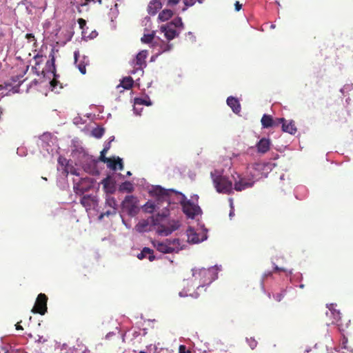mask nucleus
<instances>
[{
  "mask_svg": "<svg viewBox=\"0 0 353 353\" xmlns=\"http://www.w3.org/2000/svg\"><path fill=\"white\" fill-rule=\"evenodd\" d=\"M137 201L138 200L134 196L128 195L122 202V208L131 214L137 208Z\"/></svg>",
  "mask_w": 353,
  "mask_h": 353,
  "instance_id": "9d476101",
  "label": "nucleus"
},
{
  "mask_svg": "<svg viewBox=\"0 0 353 353\" xmlns=\"http://www.w3.org/2000/svg\"><path fill=\"white\" fill-rule=\"evenodd\" d=\"M29 67L26 66V70L23 72V74L21 75H17L15 77H12V81L14 82L19 81L18 84L16 86L17 89H19V86L21 85L22 81L20 80L21 78L23 77V75L26 74V72L28 71Z\"/></svg>",
  "mask_w": 353,
  "mask_h": 353,
  "instance_id": "7c9ffc66",
  "label": "nucleus"
},
{
  "mask_svg": "<svg viewBox=\"0 0 353 353\" xmlns=\"http://www.w3.org/2000/svg\"><path fill=\"white\" fill-rule=\"evenodd\" d=\"M139 353H147V352H145L144 351H140Z\"/></svg>",
  "mask_w": 353,
  "mask_h": 353,
  "instance_id": "052dcab7",
  "label": "nucleus"
},
{
  "mask_svg": "<svg viewBox=\"0 0 353 353\" xmlns=\"http://www.w3.org/2000/svg\"><path fill=\"white\" fill-rule=\"evenodd\" d=\"M227 104L232 108V111L234 113L238 114L240 112L241 105L239 100L236 98L233 97H229L227 99Z\"/></svg>",
  "mask_w": 353,
  "mask_h": 353,
  "instance_id": "a211bd4d",
  "label": "nucleus"
},
{
  "mask_svg": "<svg viewBox=\"0 0 353 353\" xmlns=\"http://www.w3.org/2000/svg\"><path fill=\"white\" fill-rule=\"evenodd\" d=\"M282 130L285 132H288L290 134H294L296 132V128L295 126L294 121H291L289 123L286 124V121L281 122Z\"/></svg>",
  "mask_w": 353,
  "mask_h": 353,
  "instance_id": "6ab92c4d",
  "label": "nucleus"
},
{
  "mask_svg": "<svg viewBox=\"0 0 353 353\" xmlns=\"http://www.w3.org/2000/svg\"><path fill=\"white\" fill-rule=\"evenodd\" d=\"M77 21L79 25V28L82 30V34L85 35L86 34L85 28H88L86 27V21L82 18H80Z\"/></svg>",
  "mask_w": 353,
  "mask_h": 353,
  "instance_id": "473e14b6",
  "label": "nucleus"
},
{
  "mask_svg": "<svg viewBox=\"0 0 353 353\" xmlns=\"http://www.w3.org/2000/svg\"><path fill=\"white\" fill-rule=\"evenodd\" d=\"M127 176H130L132 174L131 172L128 171L127 172Z\"/></svg>",
  "mask_w": 353,
  "mask_h": 353,
  "instance_id": "bf43d9fd",
  "label": "nucleus"
},
{
  "mask_svg": "<svg viewBox=\"0 0 353 353\" xmlns=\"http://www.w3.org/2000/svg\"><path fill=\"white\" fill-rule=\"evenodd\" d=\"M199 3H201L203 0H197Z\"/></svg>",
  "mask_w": 353,
  "mask_h": 353,
  "instance_id": "680f3d73",
  "label": "nucleus"
},
{
  "mask_svg": "<svg viewBox=\"0 0 353 353\" xmlns=\"http://www.w3.org/2000/svg\"><path fill=\"white\" fill-rule=\"evenodd\" d=\"M347 339L344 336L343 339V341H342V347L344 349H347Z\"/></svg>",
  "mask_w": 353,
  "mask_h": 353,
  "instance_id": "09e8293b",
  "label": "nucleus"
},
{
  "mask_svg": "<svg viewBox=\"0 0 353 353\" xmlns=\"http://www.w3.org/2000/svg\"><path fill=\"white\" fill-rule=\"evenodd\" d=\"M74 190L76 194H83L86 190L83 189L81 187L79 184H77L74 186Z\"/></svg>",
  "mask_w": 353,
  "mask_h": 353,
  "instance_id": "c9c22d12",
  "label": "nucleus"
},
{
  "mask_svg": "<svg viewBox=\"0 0 353 353\" xmlns=\"http://www.w3.org/2000/svg\"><path fill=\"white\" fill-rule=\"evenodd\" d=\"M173 16L172 10L170 9H164L159 14V19L161 21H165Z\"/></svg>",
  "mask_w": 353,
  "mask_h": 353,
  "instance_id": "5701e85b",
  "label": "nucleus"
},
{
  "mask_svg": "<svg viewBox=\"0 0 353 353\" xmlns=\"http://www.w3.org/2000/svg\"><path fill=\"white\" fill-rule=\"evenodd\" d=\"M48 297L45 294L40 293L36 300L35 304L32 309V312L38 313L41 315L47 312Z\"/></svg>",
  "mask_w": 353,
  "mask_h": 353,
  "instance_id": "423d86ee",
  "label": "nucleus"
},
{
  "mask_svg": "<svg viewBox=\"0 0 353 353\" xmlns=\"http://www.w3.org/2000/svg\"><path fill=\"white\" fill-rule=\"evenodd\" d=\"M160 30L162 32L164 33L165 37L168 40L170 41L177 37H179L180 34V31L170 27L168 25H164L161 26L160 28Z\"/></svg>",
  "mask_w": 353,
  "mask_h": 353,
  "instance_id": "4468645a",
  "label": "nucleus"
},
{
  "mask_svg": "<svg viewBox=\"0 0 353 353\" xmlns=\"http://www.w3.org/2000/svg\"><path fill=\"white\" fill-rule=\"evenodd\" d=\"M334 315V318L336 320V322L337 323V325L339 326L340 330H343L344 327H347L349 323L350 322V320L347 321V322L345 323V324H343L342 316L339 311L334 310L332 312Z\"/></svg>",
  "mask_w": 353,
  "mask_h": 353,
  "instance_id": "aec40b11",
  "label": "nucleus"
},
{
  "mask_svg": "<svg viewBox=\"0 0 353 353\" xmlns=\"http://www.w3.org/2000/svg\"><path fill=\"white\" fill-rule=\"evenodd\" d=\"M110 143H111V141H110L104 147V148L103 150H106V152L108 151V150L110 149Z\"/></svg>",
  "mask_w": 353,
  "mask_h": 353,
  "instance_id": "864d4df0",
  "label": "nucleus"
},
{
  "mask_svg": "<svg viewBox=\"0 0 353 353\" xmlns=\"http://www.w3.org/2000/svg\"><path fill=\"white\" fill-rule=\"evenodd\" d=\"M154 33L152 32L151 34H145L142 37H141V41L144 43H150L152 41V40L154 39Z\"/></svg>",
  "mask_w": 353,
  "mask_h": 353,
  "instance_id": "bb28decb",
  "label": "nucleus"
},
{
  "mask_svg": "<svg viewBox=\"0 0 353 353\" xmlns=\"http://www.w3.org/2000/svg\"><path fill=\"white\" fill-rule=\"evenodd\" d=\"M134 81L131 77H126L123 78L120 84L117 88L122 87L125 90H129L133 86Z\"/></svg>",
  "mask_w": 353,
  "mask_h": 353,
  "instance_id": "412c9836",
  "label": "nucleus"
},
{
  "mask_svg": "<svg viewBox=\"0 0 353 353\" xmlns=\"http://www.w3.org/2000/svg\"><path fill=\"white\" fill-rule=\"evenodd\" d=\"M12 83L9 82H5L3 84L0 85V90H3L4 88L11 90Z\"/></svg>",
  "mask_w": 353,
  "mask_h": 353,
  "instance_id": "4c0bfd02",
  "label": "nucleus"
},
{
  "mask_svg": "<svg viewBox=\"0 0 353 353\" xmlns=\"http://www.w3.org/2000/svg\"><path fill=\"white\" fill-rule=\"evenodd\" d=\"M210 274V270L205 268L194 270L193 272V276L196 279H199L203 284L210 283L212 282V279L208 277Z\"/></svg>",
  "mask_w": 353,
  "mask_h": 353,
  "instance_id": "f8f14e48",
  "label": "nucleus"
},
{
  "mask_svg": "<svg viewBox=\"0 0 353 353\" xmlns=\"http://www.w3.org/2000/svg\"><path fill=\"white\" fill-rule=\"evenodd\" d=\"M172 46H173L172 44L161 41L159 52L162 53V52H168L172 48Z\"/></svg>",
  "mask_w": 353,
  "mask_h": 353,
  "instance_id": "cd10ccee",
  "label": "nucleus"
},
{
  "mask_svg": "<svg viewBox=\"0 0 353 353\" xmlns=\"http://www.w3.org/2000/svg\"><path fill=\"white\" fill-rule=\"evenodd\" d=\"M105 129L103 128H95L92 130V135L97 138L99 139L102 137V136L104 134Z\"/></svg>",
  "mask_w": 353,
  "mask_h": 353,
  "instance_id": "393cba45",
  "label": "nucleus"
},
{
  "mask_svg": "<svg viewBox=\"0 0 353 353\" xmlns=\"http://www.w3.org/2000/svg\"><path fill=\"white\" fill-rule=\"evenodd\" d=\"M274 271L275 272H279V271H283V272H285V270L283 269V268H279L278 266H275L274 267Z\"/></svg>",
  "mask_w": 353,
  "mask_h": 353,
  "instance_id": "5fc2aeb1",
  "label": "nucleus"
},
{
  "mask_svg": "<svg viewBox=\"0 0 353 353\" xmlns=\"http://www.w3.org/2000/svg\"><path fill=\"white\" fill-rule=\"evenodd\" d=\"M148 55V52L145 50H141L137 54L135 59H134L131 62V65L133 67L131 74L139 72L141 75L143 74V68L147 65L145 59Z\"/></svg>",
  "mask_w": 353,
  "mask_h": 353,
  "instance_id": "39448f33",
  "label": "nucleus"
},
{
  "mask_svg": "<svg viewBox=\"0 0 353 353\" xmlns=\"http://www.w3.org/2000/svg\"><path fill=\"white\" fill-rule=\"evenodd\" d=\"M149 223L148 221H143L141 222H139V224L137 225V230L139 232H145L147 230V227L148 226Z\"/></svg>",
  "mask_w": 353,
  "mask_h": 353,
  "instance_id": "c756f323",
  "label": "nucleus"
},
{
  "mask_svg": "<svg viewBox=\"0 0 353 353\" xmlns=\"http://www.w3.org/2000/svg\"><path fill=\"white\" fill-rule=\"evenodd\" d=\"M105 163H108V167L113 170H116L117 169V158L112 159L110 158L109 161H105Z\"/></svg>",
  "mask_w": 353,
  "mask_h": 353,
  "instance_id": "2f4dec72",
  "label": "nucleus"
},
{
  "mask_svg": "<svg viewBox=\"0 0 353 353\" xmlns=\"http://www.w3.org/2000/svg\"><path fill=\"white\" fill-rule=\"evenodd\" d=\"M107 152H106V150H102V151L100 152V156L99 158L100 161L105 163V161H110V158L105 157Z\"/></svg>",
  "mask_w": 353,
  "mask_h": 353,
  "instance_id": "f704fd0d",
  "label": "nucleus"
},
{
  "mask_svg": "<svg viewBox=\"0 0 353 353\" xmlns=\"http://www.w3.org/2000/svg\"><path fill=\"white\" fill-rule=\"evenodd\" d=\"M21 322V321L17 322V323L15 325L16 330H23V327L20 325Z\"/></svg>",
  "mask_w": 353,
  "mask_h": 353,
  "instance_id": "603ef678",
  "label": "nucleus"
},
{
  "mask_svg": "<svg viewBox=\"0 0 353 353\" xmlns=\"http://www.w3.org/2000/svg\"><path fill=\"white\" fill-rule=\"evenodd\" d=\"M148 257L150 261H153L156 257L154 255L153 250L149 248H144L141 252L137 255V258L140 260H142L145 258Z\"/></svg>",
  "mask_w": 353,
  "mask_h": 353,
  "instance_id": "f3484780",
  "label": "nucleus"
},
{
  "mask_svg": "<svg viewBox=\"0 0 353 353\" xmlns=\"http://www.w3.org/2000/svg\"><path fill=\"white\" fill-rule=\"evenodd\" d=\"M40 57L41 58V57H42V56H39V54H37V55H36V56L34 57V59H38V58H40Z\"/></svg>",
  "mask_w": 353,
  "mask_h": 353,
  "instance_id": "13d9d810",
  "label": "nucleus"
},
{
  "mask_svg": "<svg viewBox=\"0 0 353 353\" xmlns=\"http://www.w3.org/2000/svg\"><path fill=\"white\" fill-rule=\"evenodd\" d=\"M214 185L219 193L230 194L233 192L232 182L226 176L216 174V172H211Z\"/></svg>",
  "mask_w": 353,
  "mask_h": 353,
  "instance_id": "7ed1b4c3",
  "label": "nucleus"
},
{
  "mask_svg": "<svg viewBox=\"0 0 353 353\" xmlns=\"http://www.w3.org/2000/svg\"><path fill=\"white\" fill-rule=\"evenodd\" d=\"M181 0H168V6H175L178 4L180 2Z\"/></svg>",
  "mask_w": 353,
  "mask_h": 353,
  "instance_id": "a18cd8bd",
  "label": "nucleus"
},
{
  "mask_svg": "<svg viewBox=\"0 0 353 353\" xmlns=\"http://www.w3.org/2000/svg\"><path fill=\"white\" fill-rule=\"evenodd\" d=\"M165 206L164 208L166 210L162 213H158L155 216H152L151 223L154 225H157V233L160 235L168 236L172 234L174 231L176 230L179 226V221L176 220H171L166 221V218L169 215L168 210Z\"/></svg>",
  "mask_w": 353,
  "mask_h": 353,
  "instance_id": "f03ea898",
  "label": "nucleus"
},
{
  "mask_svg": "<svg viewBox=\"0 0 353 353\" xmlns=\"http://www.w3.org/2000/svg\"><path fill=\"white\" fill-rule=\"evenodd\" d=\"M95 2H97L99 4H101L102 3V0H95Z\"/></svg>",
  "mask_w": 353,
  "mask_h": 353,
  "instance_id": "4d7b16f0",
  "label": "nucleus"
},
{
  "mask_svg": "<svg viewBox=\"0 0 353 353\" xmlns=\"http://www.w3.org/2000/svg\"><path fill=\"white\" fill-rule=\"evenodd\" d=\"M233 203H232V199H230V206L232 209V210L230 211V216H232L233 214H234V212H233V206H232Z\"/></svg>",
  "mask_w": 353,
  "mask_h": 353,
  "instance_id": "6e6d98bb",
  "label": "nucleus"
},
{
  "mask_svg": "<svg viewBox=\"0 0 353 353\" xmlns=\"http://www.w3.org/2000/svg\"><path fill=\"white\" fill-rule=\"evenodd\" d=\"M196 2V0H184L185 7L192 6Z\"/></svg>",
  "mask_w": 353,
  "mask_h": 353,
  "instance_id": "79ce46f5",
  "label": "nucleus"
},
{
  "mask_svg": "<svg viewBox=\"0 0 353 353\" xmlns=\"http://www.w3.org/2000/svg\"><path fill=\"white\" fill-rule=\"evenodd\" d=\"M91 2L95 3V0H84V2L81 3L79 5L80 6H88Z\"/></svg>",
  "mask_w": 353,
  "mask_h": 353,
  "instance_id": "49530a36",
  "label": "nucleus"
},
{
  "mask_svg": "<svg viewBox=\"0 0 353 353\" xmlns=\"http://www.w3.org/2000/svg\"><path fill=\"white\" fill-rule=\"evenodd\" d=\"M152 243L159 252L163 254L178 252L181 249L179 239H166L163 242L154 241Z\"/></svg>",
  "mask_w": 353,
  "mask_h": 353,
  "instance_id": "20e7f679",
  "label": "nucleus"
},
{
  "mask_svg": "<svg viewBox=\"0 0 353 353\" xmlns=\"http://www.w3.org/2000/svg\"><path fill=\"white\" fill-rule=\"evenodd\" d=\"M248 341L249 343V345L252 349H254L256 347L257 342L254 339L250 338V339H248Z\"/></svg>",
  "mask_w": 353,
  "mask_h": 353,
  "instance_id": "58836bf2",
  "label": "nucleus"
},
{
  "mask_svg": "<svg viewBox=\"0 0 353 353\" xmlns=\"http://www.w3.org/2000/svg\"><path fill=\"white\" fill-rule=\"evenodd\" d=\"M274 297L277 301H281L282 300V299L283 298V294L282 293H279V294H276Z\"/></svg>",
  "mask_w": 353,
  "mask_h": 353,
  "instance_id": "8fccbe9b",
  "label": "nucleus"
},
{
  "mask_svg": "<svg viewBox=\"0 0 353 353\" xmlns=\"http://www.w3.org/2000/svg\"><path fill=\"white\" fill-rule=\"evenodd\" d=\"M65 170L68 173H70L73 175H76V176L79 175V173L77 172V170L76 168H73L72 166H71V167L67 166L65 168Z\"/></svg>",
  "mask_w": 353,
  "mask_h": 353,
  "instance_id": "e433bc0d",
  "label": "nucleus"
},
{
  "mask_svg": "<svg viewBox=\"0 0 353 353\" xmlns=\"http://www.w3.org/2000/svg\"><path fill=\"white\" fill-rule=\"evenodd\" d=\"M189 240H190L191 242L194 243L199 242V238L196 236V234H193V236H192V237H191V236L190 235V236H189Z\"/></svg>",
  "mask_w": 353,
  "mask_h": 353,
  "instance_id": "c03bdc74",
  "label": "nucleus"
},
{
  "mask_svg": "<svg viewBox=\"0 0 353 353\" xmlns=\"http://www.w3.org/2000/svg\"><path fill=\"white\" fill-rule=\"evenodd\" d=\"M234 179V189L236 191H242L247 188L253 186L254 181L252 179H247L242 177L241 175H237L236 177L233 176Z\"/></svg>",
  "mask_w": 353,
  "mask_h": 353,
  "instance_id": "0eeeda50",
  "label": "nucleus"
},
{
  "mask_svg": "<svg viewBox=\"0 0 353 353\" xmlns=\"http://www.w3.org/2000/svg\"><path fill=\"white\" fill-rule=\"evenodd\" d=\"M117 169H119V170H122L123 169L122 159L119 157H117Z\"/></svg>",
  "mask_w": 353,
  "mask_h": 353,
  "instance_id": "37998d69",
  "label": "nucleus"
},
{
  "mask_svg": "<svg viewBox=\"0 0 353 353\" xmlns=\"http://www.w3.org/2000/svg\"><path fill=\"white\" fill-rule=\"evenodd\" d=\"M179 353H190V351L187 350L185 345H181L179 347Z\"/></svg>",
  "mask_w": 353,
  "mask_h": 353,
  "instance_id": "a19ab883",
  "label": "nucleus"
},
{
  "mask_svg": "<svg viewBox=\"0 0 353 353\" xmlns=\"http://www.w3.org/2000/svg\"><path fill=\"white\" fill-rule=\"evenodd\" d=\"M170 27L174 28L179 31L183 29V23L181 17H176L172 21L167 23Z\"/></svg>",
  "mask_w": 353,
  "mask_h": 353,
  "instance_id": "4be33fe9",
  "label": "nucleus"
},
{
  "mask_svg": "<svg viewBox=\"0 0 353 353\" xmlns=\"http://www.w3.org/2000/svg\"><path fill=\"white\" fill-rule=\"evenodd\" d=\"M283 121H285L284 118H276L275 120H274L271 115L266 114L263 115L261 120V125L263 128L279 126L281 122Z\"/></svg>",
  "mask_w": 353,
  "mask_h": 353,
  "instance_id": "1a4fd4ad",
  "label": "nucleus"
},
{
  "mask_svg": "<svg viewBox=\"0 0 353 353\" xmlns=\"http://www.w3.org/2000/svg\"><path fill=\"white\" fill-rule=\"evenodd\" d=\"M74 58L76 67L82 74H85L86 73V66L90 64L88 57L85 55L80 56L79 52L77 50L74 52Z\"/></svg>",
  "mask_w": 353,
  "mask_h": 353,
  "instance_id": "6e6552de",
  "label": "nucleus"
},
{
  "mask_svg": "<svg viewBox=\"0 0 353 353\" xmlns=\"http://www.w3.org/2000/svg\"><path fill=\"white\" fill-rule=\"evenodd\" d=\"M59 83V81H57V79H56V75L54 74V78L50 81V85L52 87V89H55Z\"/></svg>",
  "mask_w": 353,
  "mask_h": 353,
  "instance_id": "ea45409f",
  "label": "nucleus"
},
{
  "mask_svg": "<svg viewBox=\"0 0 353 353\" xmlns=\"http://www.w3.org/2000/svg\"><path fill=\"white\" fill-rule=\"evenodd\" d=\"M25 37L28 40H35L34 36L32 33H28L26 34Z\"/></svg>",
  "mask_w": 353,
  "mask_h": 353,
  "instance_id": "de8ad7c7",
  "label": "nucleus"
},
{
  "mask_svg": "<svg viewBox=\"0 0 353 353\" xmlns=\"http://www.w3.org/2000/svg\"><path fill=\"white\" fill-rule=\"evenodd\" d=\"M161 7L162 3L159 0H152L148 6L147 10L150 15H155Z\"/></svg>",
  "mask_w": 353,
  "mask_h": 353,
  "instance_id": "dca6fc26",
  "label": "nucleus"
},
{
  "mask_svg": "<svg viewBox=\"0 0 353 353\" xmlns=\"http://www.w3.org/2000/svg\"><path fill=\"white\" fill-rule=\"evenodd\" d=\"M153 193L157 196L158 200L166 201L167 206L171 203H179L182 206L183 213L188 218L194 219L202 213L201 208L197 204L190 200H187L183 194L173 189H165L158 185L154 190Z\"/></svg>",
  "mask_w": 353,
  "mask_h": 353,
  "instance_id": "f257e3e1",
  "label": "nucleus"
},
{
  "mask_svg": "<svg viewBox=\"0 0 353 353\" xmlns=\"http://www.w3.org/2000/svg\"><path fill=\"white\" fill-rule=\"evenodd\" d=\"M105 204L111 208V209L117 210V202L114 197H108L106 199Z\"/></svg>",
  "mask_w": 353,
  "mask_h": 353,
  "instance_id": "c85d7f7f",
  "label": "nucleus"
},
{
  "mask_svg": "<svg viewBox=\"0 0 353 353\" xmlns=\"http://www.w3.org/2000/svg\"><path fill=\"white\" fill-rule=\"evenodd\" d=\"M80 203L85 208L86 211L94 208L98 205L97 196L90 194L83 196Z\"/></svg>",
  "mask_w": 353,
  "mask_h": 353,
  "instance_id": "9b49d317",
  "label": "nucleus"
},
{
  "mask_svg": "<svg viewBox=\"0 0 353 353\" xmlns=\"http://www.w3.org/2000/svg\"><path fill=\"white\" fill-rule=\"evenodd\" d=\"M116 213H117L116 210L110 209V210H108L101 213L100 214V216H99V219H102L104 216H109L110 215H114V214H116Z\"/></svg>",
  "mask_w": 353,
  "mask_h": 353,
  "instance_id": "72a5a7b5",
  "label": "nucleus"
},
{
  "mask_svg": "<svg viewBox=\"0 0 353 353\" xmlns=\"http://www.w3.org/2000/svg\"><path fill=\"white\" fill-rule=\"evenodd\" d=\"M157 186L154 187L150 192L151 194L153 196H155L156 198V203L155 202H152V201H148L145 205V210L146 212H153L156 209H159L160 208V205H161V203H166V201L165 200H158V198L156 195H154V194L153 193V191L154 190L157 188Z\"/></svg>",
  "mask_w": 353,
  "mask_h": 353,
  "instance_id": "ddd939ff",
  "label": "nucleus"
},
{
  "mask_svg": "<svg viewBox=\"0 0 353 353\" xmlns=\"http://www.w3.org/2000/svg\"><path fill=\"white\" fill-rule=\"evenodd\" d=\"M234 6L236 11H239L241 9L242 5L239 1H236Z\"/></svg>",
  "mask_w": 353,
  "mask_h": 353,
  "instance_id": "3c124183",
  "label": "nucleus"
},
{
  "mask_svg": "<svg viewBox=\"0 0 353 353\" xmlns=\"http://www.w3.org/2000/svg\"><path fill=\"white\" fill-rule=\"evenodd\" d=\"M119 190L132 192L134 190V187L131 182L125 181L122 183L121 185H120Z\"/></svg>",
  "mask_w": 353,
  "mask_h": 353,
  "instance_id": "b1692460",
  "label": "nucleus"
},
{
  "mask_svg": "<svg viewBox=\"0 0 353 353\" xmlns=\"http://www.w3.org/2000/svg\"><path fill=\"white\" fill-rule=\"evenodd\" d=\"M271 141L269 139L262 138L256 144L257 152L260 154H265L270 149Z\"/></svg>",
  "mask_w": 353,
  "mask_h": 353,
  "instance_id": "2eb2a0df",
  "label": "nucleus"
},
{
  "mask_svg": "<svg viewBox=\"0 0 353 353\" xmlns=\"http://www.w3.org/2000/svg\"><path fill=\"white\" fill-rule=\"evenodd\" d=\"M134 101L137 105H145L147 106L152 105V102L148 97L147 99L136 98Z\"/></svg>",
  "mask_w": 353,
  "mask_h": 353,
  "instance_id": "a878e982",
  "label": "nucleus"
}]
</instances>
